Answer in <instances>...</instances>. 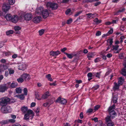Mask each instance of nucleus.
Returning <instances> with one entry per match:
<instances>
[{"label":"nucleus","instance_id":"55","mask_svg":"<svg viewBox=\"0 0 126 126\" xmlns=\"http://www.w3.org/2000/svg\"><path fill=\"white\" fill-rule=\"evenodd\" d=\"M100 61V58H96L94 60V62L96 63L99 62Z\"/></svg>","mask_w":126,"mask_h":126},{"label":"nucleus","instance_id":"21","mask_svg":"<svg viewBox=\"0 0 126 126\" xmlns=\"http://www.w3.org/2000/svg\"><path fill=\"white\" fill-rule=\"evenodd\" d=\"M120 86V85H119L118 83L115 82L114 83V86L113 88V90H115L118 89L119 88Z\"/></svg>","mask_w":126,"mask_h":126},{"label":"nucleus","instance_id":"15","mask_svg":"<svg viewBox=\"0 0 126 126\" xmlns=\"http://www.w3.org/2000/svg\"><path fill=\"white\" fill-rule=\"evenodd\" d=\"M123 65L124 67L122 69L121 73L123 76H125L126 75V63H125Z\"/></svg>","mask_w":126,"mask_h":126},{"label":"nucleus","instance_id":"3","mask_svg":"<svg viewBox=\"0 0 126 126\" xmlns=\"http://www.w3.org/2000/svg\"><path fill=\"white\" fill-rule=\"evenodd\" d=\"M46 6L47 8H51L52 10H55L57 8L58 6L56 3L48 2L46 4Z\"/></svg>","mask_w":126,"mask_h":126},{"label":"nucleus","instance_id":"61","mask_svg":"<svg viewBox=\"0 0 126 126\" xmlns=\"http://www.w3.org/2000/svg\"><path fill=\"white\" fill-rule=\"evenodd\" d=\"M101 34V32L99 31H98L96 33V36H98L100 35Z\"/></svg>","mask_w":126,"mask_h":126},{"label":"nucleus","instance_id":"39","mask_svg":"<svg viewBox=\"0 0 126 126\" xmlns=\"http://www.w3.org/2000/svg\"><path fill=\"white\" fill-rule=\"evenodd\" d=\"M16 93H21L22 90L20 87L16 88Z\"/></svg>","mask_w":126,"mask_h":126},{"label":"nucleus","instance_id":"48","mask_svg":"<svg viewBox=\"0 0 126 126\" xmlns=\"http://www.w3.org/2000/svg\"><path fill=\"white\" fill-rule=\"evenodd\" d=\"M44 32V31L43 29H42L39 31V34L40 35H41L43 34Z\"/></svg>","mask_w":126,"mask_h":126},{"label":"nucleus","instance_id":"2","mask_svg":"<svg viewBox=\"0 0 126 126\" xmlns=\"http://www.w3.org/2000/svg\"><path fill=\"white\" fill-rule=\"evenodd\" d=\"M1 111L4 113L10 112L12 111V109L9 106H4L2 107L0 109Z\"/></svg>","mask_w":126,"mask_h":126},{"label":"nucleus","instance_id":"38","mask_svg":"<svg viewBox=\"0 0 126 126\" xmlns=\"http://www.w3.org/2000/svg\"><path fill=\"white\" fill-rule=\"evenodd\" d=\"M94 21L97 24L100 23L101 22V20H99L97 18L94 19Z\"/></svg>","mask_w":126,"mask_h":126},{"label":"nucleus","instance_id":"60","mask_svg":"<svg viewBox=\"0 0 126 126\" xmlns=\"http://www.w3.org/2000/svg\"><path fill=\"white\" fill-rule=\"evenodd\" d=\"M106 56L108 58H110L112 57V54L111 53H108L107 55Z\"/></svg>","mask_w":126,"mask_h":126},{"label":"nucleus","instance_id":"30","mask_svg":"<svg viewBox=\"0 0 126 126\" xmlns=\"http://www.w3.org/2000/svg\"><path fill=\"white\" fill-rule=\"evenodd\" d=\"M21 110L23 112L25 113L28 110V108L27 107L23 106L21 108Z\"/></svg>","mask_w":126,"mask_h":126},{"label":"nucleus","instance_id":"10","mask_svg":"<svg viewBox=\"0 0 126 126\" xmlns=\"http://www.w3.org/2000/svg\"><path fill=\"white\" fill-rule=\"evenodd\" d=\"M49 13V12L47 10H43L41 15L43 16L44 18H46L48 16Z\"/></svg>","mask_w":126,"mask_h":126},{"label":"nucleus","instance_id":"19","mask_svg":"<svg viewBox=\"0 0 126 126\" xmlns=\"http://www.w3.org/2000/svg\"><path fill=\"white\" fill-rule=\"evenodd\" d=\"M109 112L110 116L112 119L114 118L116 116V113L115 111H112Z\"/></svg>","mask_w":126,"mask_h":126},{"label":"nucleus","instance_id":"57","mask_svg":"<svg viewBox=\"0 0 126 126\" xmlns=\"http://www.w3.org/2000/svg\"><path fill=\"white\" fill-rule=\"evenodd\" d=\"M92 74L91 72L88 73L87 74V76L88 78H91L92 77Z\"/></svg>","mask_w":126,"mask_h":126},{"label":"nucleus","instance_id":"46","mask_svg":"<svg viewBox=\"0 0 126 126\" xmlns=\"http://www.w3.org/2000/svg\"><path fill=\"white\" fill-rule=\"evenodd\" d=\"M108 126H114V125L113 122H110L108 123Z\"/></svg>","mask_w":126,"mask_h":126},{"label":"nucleus","instance_id":"18","mask_svg":"<svg viewBox=\"0 0 126 126\" xmlns=\"http://www.w3.org/2000/svg\"><path fill=\"white\" fill-rule=\"evenodd\" d=\"M60 53V52L59 51H51L50 52V55L53 56H57Z\"/></svg>","mask_w":126,"mask_h":126},{"label":"nucleus","instance_id":"32","mask_svg":"<svg viewBox=\"0 0 126 126\" xmlns=\"http://www.w3.org/2000/svg\"><path fill=\"white\" fill-rule=\"evenodd\" d=\"M111 118L110 116H108L106 118V121L108 123L110 122H112L111 121Z\"/></svg>","mask_w":126,"mask_h":126},{"label":"nucleus","instance_id":"53","mask_svg":"<svg viewBox=\"0 0 126 126\" xmlns=\"http://www.w3.org/2000/svg\"><path fill=\"white\" fill-rule=\"evenodd\" d=\"M36 105V103L35 102H32L31 105V107H35Z\"/></svg>","mask_w":126,"mask_h":126},{"label":"nucleus","instance_id":"51","mask_svg":"<svg viewBox=\"0 0 126 126\" xmlns=\"http://www.w3.org/2000/svg\"><path fill=\"white\" fill-rule=\"evenodd\" d=\"M71 10L70 9H67L65 12V14L66 15H68L71 12Z\"/></svg>","mask_w":126,"mask_h":126},{"label":"nucleus","instance_id":"5","mask_svg":"<svg viewBox=\"0 0 126 126\" xmlns=\"http://www.w3.org/2000/svg\"><path fill=\"white\" fill-rule=\"evenodd\" d=\"M34 115L32 110H29L27 111V113L25 115L24 118L25 119L27 120L29 119L30 117L31 116V119H32Z\"/></svg>","mask_w":126,"mask_h":126},{"label":"nucleus","instance_id":"43","mask_svg":"<svg viewBox=\"0 0 126 126\" xmlns=\"http://www.w3.org/2000/svg\"><path fill=\"white\" fill-rule=\"evenodd\" d=\"M13 33V31L12 30H10L7 31L6 32V34L7 35H9L10 34H12Z\"/></svg>","mask_w":126,"mask_h":126},{"label":"nucleus","instance_id":"50","mask_svg":"<svg viewBox=\"0 0 126 126\" xmlns=\"http://www.w3.org/2000/svg\"><path fill=\"white\" fill-rule=\"evenodd\" d=\"M82 12V11H81L77 12L75 15V16H78L79 14L81 13Z\"/></svg>","mask_w":126,"mask_h":126},{"label":"nucleus","instance_id":"13","mask_svg":"<svg viewBox=\"0 0 126 126\" xmlns=\"http://www.w3.org/2000/svg\"><path fill=\"white\" fill-rule=\"evenodd\" d=\"M32 15L30 14H27L24 16V17L25 19L28 21L31 20L32 19Z\"/></svg>","mask_w":126,"mask_h":126},{"label":"nucleus","instance_id":"31","mask_svg":"<svg viewBox=\"0 0 126 126\" xmlns=\"http://www.w3.org/2000/svg\"><path fill=\"white\" fill-rule=\"evenodd\" d=\"M125 10V9L124 8H123L122 10H120L117 12H116L114 14V15H119L120 13L123 12Z\"/></svg>","mask_w":126,"mask_h":126},{"label":"nucleus","instance_id":"45","mask_svg":"<svg viewBox=\"0 0 126 126\" xmlns=\"http://www.w3.org/2000/svg\"><path fill=\"white\" fill-rule=\"evenodd\" d=\"M23 92L25 95H27L28 90L26 88H24Z\"/></svg>","mask_w":126,"mask_h":126},{"label":"nucleus","instance_id":"47","mask_svg":"<svg viewBox=\"0 0 126 126\" xmlns=\"http://www.w3.org/2000/svg\"><path fill=\"white\" fill-rule=\"evenodd\" d=\"M107 41L108 43H109L110 44V45H111L113 43L112 39L108 40H107Z\"/></svg>","mask_w":126,"mask_h":126},{"label":"nucleus","instance_id":"42","mask_svg":"<svg viewBox=\"0 0 126 126\" xmlns=\"http://www.w3.org/2000/svg\"><path fill=\"white\" fill-rule=\"evenodd\" d=\"M9 3L10 4L13 5L15 2V0H8Z\"/></svg>","mask_w":126,"mask_h":126},{"label":"nucleus","instance_id":"64","mask_svg":"<svg viewBox=\"0 0 126 126\" xmlns=\"http://www.w3.org/2000/svg\"><path fill=\"white\" fill-rule=\"evenodd\" d=\"M3 68L4 70H5L8 67L6 65H3Z\"/></svg>","mask_w":126,"mask_h":126},{"label":"nucleus","instance_id":"26","mask_svg":"<svg viewBox=\"0 0 126 126\" xmlns=\"http://www.w3.org/2000/svg\"><path fill=\"white\" fill-rule=\"evenodd\" d=\"M114 96L113 98V103H116L117 102V95L116 94L114 95L113 93L112 94Z\"/></svg>","mask_w":126,"mask_h":126},{"label":"nucleus","instance_id":"54","mask_svg":"<svg viewBox=\"0 0 126 126\" xmlns=\"http://www.w3.org/2000/svg\"><path fill=\"white\" fill-rule=\"evenodd\" d=\"M113 32V30L112 29H110V31H109L107 34H112Z\"/></svg>","mask_w":126,"mask_h":126},{"label":"nucleus","instance_id":"63","mask_svg":"<svg viewBox=\"0 0 126 126\" xmlns=\"http://www.w3.org/2000/svg\"><path fill=\"white\" fill-rule=\"evenodd\" d=\"M17 56V55L16 54L13 55L12 56V58H13L15 59L16 58Z\"/></svg>","mask_w":126,"mask_h":126},{"label":"nucleus","instance_id":"44","mask_svg":"<svg viewBox=\"0 0 126 126\" xmlns=\"http://www.w3.org/2000/svg\"><path fill=\"white\" fill-rule=\"evenodd\" d=\"M17 80L19 82L21 83L23 81L24 79H23L21 77V78L18 79H17Z\"/></svg>","mask_w":126,"mask_h":126},{"label":"nucleus","instance_id":"49","mask_svg":"<svg viewBox=\"0 0 126 126\" xmlns=\"http://www.w3.org/2000/svg\"><path fill=\"white\" fill-rule=\"evenodd\" d=\"M100 107V106L99 105H97L95 106L94 110L95 111H96L98 110V109Z\"/></svg>","mask_w":126,"mask_h":126},{"label":"nucleus","instance_id":"12","mask_svg":"<svg viewBox=\"0 0 126 126\" xmlns=\"http://www.w3.org/2000/svg\"><path fill=\"white\" fill-rule=\"evenodd\" d=\"M41 17L40 16H37L35 17L33 19V21L35 23H37L39 22L41 20Z\"/></svg>","mask_w":126,"mask_h":126},{"label":"nucleus","instance_id":"56","mask_svg":"<svg viewBox=\"0 0 126 126\" xmlns=\"http://www.w3.org/2000/svg\"><path fill=\"white\" fill-rule=\"evenodd\" d=\"M93 110L92 109H89L87 111V112L90 113L92 112L93 111Z\"/></svg>","mask_w":126,"mask_h":126},{"label":"nucleus","instance_id":"58","mask_svg":"<svg viewBox=\"0 0 126 126\" xmlns=\"http://www.w3.org/2000/svg\"><path fill=\"white\" fill-rule=\"evenodd\" d=\"M12 126H21V125L20 124L17 123L13 124Z\"/></svg>","mask_w":126,"mask_h":126},{"label":"nucleus","instance_id":"40","mask_svg":"<svg viewBox=\"0 0 126 126\" xmlns=\"http://www.w3.org/2000/svg\"><path fill=\"white\" fill-rule=\"evenodd\" d=\"M8 70L9 71V74L10 75L13 74L14 73V70L11 68L8 69Z\"/></svg>","mask_w":126,"mask_h":126},{"label":"nucleus","instance_id":"23","mask_svg":"<svg viewBox=\"0 0 126 126\" xmlns=\"http://www.w3.org/2000/svg\"><path fill=\"white\" fill-rule=\"evenodd\" d=\"M14 28L15 31V33L18 34L20 33V32L19 31L21 29V27L19 26H16L14 27Z\"/></svg>","mask_w":126,"mask_h":126},{"label":"nucleus","instance_id":"17","mask_svg":"<svg viewBox=\"0 0 126 126\" xmlns=\"http://www.w3.org/2000/svg\"><path fill=\"white\" fill-rule=\"evenodd\" d=\"M18 20V17L17 15H15L12 16L11 21L14 23H15L17 22Z\"/></svg>","mask_w":126,"mask_h":126},{"label":"nucleus","instance_id":"29","mask_svg":"<svg viewBox=\"0 0 126 126\" xmlns=\"http://www.w3.org/2000/svg\"><path fill=\"white\" fill-rule=\"evenodd\" d=\"M64 53L65 54L68 58L69 59L72 58L74 56V54L73 53L69 54L65 52Z\"/></svg>","mask_w":126,"mask_h":126},{"label":"nucleus","instance_id":"36","mask_svg":"<svg viewBox=\"0 0 126 126\" xmlns=\"http://www.w3.org/2000/svg\"><path fill=\"white\" fill-rule=\"evenodd\" d=\"M40 110V108L39 107H38L34 110L36 114V115L37 116H38L39 115L38 113L39 112Z\"/></svg>","mask_w":126,"mask_h":126},{"label":"nucleus","instance_id":"28","mask_svg":"<svg viewBox=\"0 0 126 126\" xmlns=\"http://www.w3.org/2000/svg\"><path fill=\"white\" fill-rule=\"evenodd\" d=\"M15 97H16L18 98L21 100H24L25 98V96L23 94L16 95L15 96Z\"/></svg>","mask_w":126,"mask_h":126},{"label":"nucleus","instance_id":"25","mask_svg":"<svg viewBox=\"0 0 126 126\" xmlns=\"http://www.w3.org/2000/svg\"><path fill=\"white\" fill-rule=\"evenodd\" d=\"M35 98L38 100H41L42 99L41 97L40 96V95L38 92H35Z\"/></svg>","mask_w":126,"mask_h":126},{"label":"nucleus","instance_id":"34","mask_svg":"<svg viewBox=\"0 0 126 126\" xmlns=\"http://www.w3.org/2000/svg\"><path fill=\"white\" fill-rule=\"evenodd\" d=\"M0 123L1 125H3L7 124H8V121L7 120H3L0 122Z\"/></svg>","mask_w":126,"mask_h":126},{"label":"nucleus","instance_id":"8","mask_svg":"<svg viewBox=\"0 0 126 126\" xmlns=\"http://www.w3.org/2000/svg\"><path fill=\"white\" fill-rule=\"evenodd\" d=\"M19 70H24L27 68V65L25 63H22L20 64L18 66Z\"/></svg>","mask_w":126,"mask_h":126},{"label":"nucleus","instance_id":"9","mask_svg":"<svg viewBox=\"0 0 126 126\" xmlns=\"http://www.w3.org/2000/svg\"><path fill=\"white\" fill-rule=\"evenodd\" d=\"M97 15L96 13L92 14L91 13H89L86 14V15L87 16V18L91 19L94 18L97 16Z\"/></svg>","mask_w":126,"mask_h":126},{"label":"nucleus","instance_id":"22","mask_svg":"<svg viewBox=\"0 0 126 126\" xmlns=\"http://www.w3.org/2000/svg\"><path fill=\"white\" fill-rule=\"evenodd\" d=\"M17 85V84L16 82L13 81L11 84L10 83L9 87L12 88H15L16 87Z\"/></svg>","mask_w":126,"mask_h":126},{"label":"nucleus","instance_id":"20","mask_svg":"<svg viewBox=\"0 0 126 126\" xmlns=\"http://www.w3.org/2000/svg\"><path fill=\"white\" fill-rule=\"evenodd\" d=\"M124 81V78L122 77H121L118 79V83L119 85H122Z\"/></svg>","mask_w":126,"mask_h":126},{"label":"nucleus","instance_id":"24","mask_svg":"<svg viewBox=\"0 0 126 126\" xmlns=\"http://www.w3.org/2000/svg\"><path fill=\"white\" fill-rule=\"evenodd\" d=\"M5 17L7 21H11L12 16L11 14H7Z\"/></svg>","mask_w":126,"mask_h":126},{"label":"nucleus","instance_id":"6","mask_svg":"<svg viewBox=\"0 0 126 126\" xmlns=\"http://www.w3.org/2000/svg\"><path fill=\"white\" fill-rule=\"evenodd\" d=\"M56 102H58L62 104L65 105L67 101L65 99L61 98L60 97H59L56 100Z\"/></svg>","mask_w":126,"mask_h":126},{"label":"nucleus","instance_id":"37","mask_svg":"<svg viewBox=\"0 0 126 126\" xmlns=\"http://www.w3.org/2000/svg\"><path fill=\"white\" fill-rule=\"evenodd\" d=\"M119 46L117 45H116L115 46H112V48L111 49V50H117L118 48L119 47Z\"/></svg>","mask_w":126,"mask_h":126},{"label":"nucleus","instance_id":"14","mask_svg":"<svg viewBox=\"0 0 126 126\" xmlns=\"http://www.w3.org/2000/svg\"><path fill=\"white\" fill-rule=\"evenodd\" d=\"M21 77L26 81L29 80L30 79V77L29 74H23L21 76Z\"/></svg>","mask_w":126,"mask_h":126},{"label":"nucleus","instance_id":"52","mask_svg":"<svg viewBox=\"0 0 126 126\" xmlns=\"http://www.w3.org/2000/svg\"><path fill=\"white\" fill-rule=\"evenodd\" d=\"M72 21V20L71 18H70L67 20V23L68 24H69L71 23Z\"/></svg>","mask_w":126,"mask_h":126},{"label":"nucleus","instance_id":"41","mask_svg":"<svg viewBox=\"0 0 126 126\" xmlns=\"http://www.w3.org/2000/svg\"><path fill=\"white\" fill-rule=\"evenodd\" d=\"M8 123H14L15 122V120L13 119H8Z\"/></svg>","mask_w":126,"mask_h":126},{"label":"nucleus","instance_id":"7","mask_svg":"<svg viewBox=\"0 0 126 126\" xmlns=\"http://www.w3.org/2000/svg\"><path fill=\"white\" fill-rule=\"evenodd\" d=\"M10 6L7 4L5 3L3 4L2 6V11L6 13L10 9Z\"/></svg>","mask_w":126,"mask_h":126},{"label":"nucleus","instance_id":"16","mask_svg":"<svg viewBox=\"0 0 126 126\" xmlns=\"http://www.w3.org/2000/svg\"><path fill=\"white\" fill-rule=\"evenodd\" d=\"M43 8L42 7H40L37 8L36 10V13L38 15H41L42 11L43 10Z\"/></svg>","mask_w":126,"mask_h":126},{"label":"nucleus","instance_id":"4","mask_svg":"<svg viewBox=\"0 0 126 126\" xmlns=\"http://www.w3.org/2000/svg\"><path fill=\"white\" fill-rule=\"evenodd\" d=\"M10 82L6 84L0 85V92L3 93L5 92L10 87Z\"/></svg>","mask_w":126,"mask_h":126},{"label":"nucleus","instance_id":"59","mask_svg":"<svg viewBox=\"0 0 126 126\" xmlns=\"http://www.w3.org/2000/svg\"><path fill=\"white\" fill-rule=\"evenodd\" d=\"M4 45V43L3 42H0V48H1L3 47Z\"/></svg>","mask_w":126,"mask_h":126},{"label":"nucleus","instance_id":"35","mask_svg":"<svg viewBox=\"0 0 126 126\" xmlns=\"http://www.w3.org/2000/svg\"><path fill=\"white\" fill-rule=\"evenodd\" d=\"M46 77L49 80L51 81H53V79L51 77V75L50 74H48L46 75Z\"/></svg>","mask_w":126,"mask_h":126},{"label":"nucleus","instance_id":"27","mask_svg":"<svg viewBox=\"0 0 126 126\" xmlns=\"http://www.w3.org/2000/svg\"><path fill=\"white\" fill-rule=\"evenodd\" d=\"M115 105H113L109 107L108 110V111L109 112H110L111 111H114L113 110L115 109Z\"/></svg>","mask_w":126,"mask_h":126},{"label":"nucleus","instance_id":"33","mask_svg":"<svg viewBox=\"0 0 126 126\" xmlns=\"http://www.w3.org/2000/svg\"><path fill=\"white\" fill-rule=\"evenodd\" d=\"M94 56V55L92 53H89L88 55V57L89 60H90L91 58H93Z\"/></svg>","mask_w":126,"mask_h":126},{"label":"nucleus","instance_id":"11","mask_svg":"<svg viewBox=\"0 0 126 126\" xmlns=\"http://www.w3.org/2000/svg\"><path fill=\"white\" fill-rule=\"evenodd\" d=\"M50 94L48 91L45 92L41 96V98L43 99H46L49 96H50Z\"/></svg>","mask_w":126,"mask_h":126},{"label":"nucleus","instance_id":"1","mask_svg":"<svg viewBox=\"0 0 126 126\" xmlns=\"http://www.w3.org/2000/svg\"><path fill=\"white\" fill-rule=\"evenodd\" d=\"M10 101V99L7 97H4L0 98V106L2 107L6 106Z\"/></svg>","mask_w":126,"mask_h":126},{"label":"nucleus","instance_id":"62","mask_svg":"<svg viewBox=\"0 0 126 126\" xmlns=\"http://www.w3.org/2000/svg\"><path fill=\"white\" fill-rule=\"evenodd\" d=\"M99 87V86L98 85H97L95 86L94 87V90H96L97 89H98Z\"/></svg>","mask_w":126,"mask_h":126}]
</instances>
